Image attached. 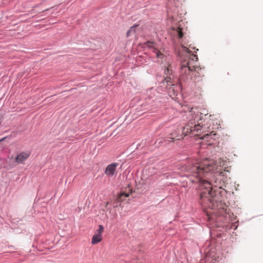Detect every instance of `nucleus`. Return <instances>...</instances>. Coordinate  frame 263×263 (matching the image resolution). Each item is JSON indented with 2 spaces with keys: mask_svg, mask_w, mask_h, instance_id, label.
<instances>
[{
  "mask_svg": "<svg viewBox=\"0 0 263 263\" xmlns=\"http://www.w3.org/2000/svg\"><path fill=\"white\" fill-rule=\"evenodd\" d=\"M118 165V163H112L108 165L105 170V174L109 177L113 176L116 174Z\"/></svg>",
  "mask_w": 263,
  "mask_h": 263,
  "instance_id": "nucleus-8",
  "label": "nucleus"
},
{
  "mask_svg": "<svg viewBox=\"0 0 263 263\" xmlns=\"http://www.w3.org/2000/svg\"><path fill=\"white\" fill-rule=\"evenodd\" d=\"M128 196V194L125 193H122L119 195L117 199V200L118 202H122L125 199V198L127 197Z\"/></svg>",
  "mask_w": 263,
  "mask_h": 263,
  "instance_id": "nucleus-11",
  "label": "nucleus"
},
{
  "mask_svg": "<svg viewBox=\"0 0 263 263\" xmlns=\"http://www.w3.org/2000/svg\"><path fill=\"white\" fill-rule=\"evenodd\" d=\"M145 45L148 48H152L154 50V52L155 53L156 55L158 58L163 59L165 57L161 52L156 48V44L155 43L147 42Z\"/></svg>",
  "mask_w": 263,
  "mask_h": 263,
  "instance_id": "nucleus-9",
  "label": "nucleus"
},
{
  "mask_svg": "<svg viewBox=\"0 0 263 263\" xmlns=\"http://www.w3.org/2000/svg\"><path fill=\"white\" fill-rule=\"evenodd\" d=\"M191 63L190 61H183L180 65V80L183 81H186L189 78L194 81H198L197 78L202 77L203 76V70L199 68L197 65L193 66L190 65Z\"/></svg>",
  "mask_w": 263,
  "mask_h": 263,
  "instance_id": "nucleus-3",
  "label": "nucleus"
},
{
  "mask_svg": "<svg viewBox=\"0 0 263 263\" xmlns=\"http://www.w3.org/2000/svg\"><path fill=\"white\" fill-rule=\"evenodd\" d=\"M6 138H3L0 140V141H3Z\"/></svg>",
  "mask_w": 263,
  "mask_h": 263,
  "instance_id": "nucleus-13",
  "label": "nucleus"
},
{
  "mask_svg": "<svg viewBox=\"0 0 263 263\" xmlns=\"http://www.w3.org/2000/svg\"><path fill=\"white\" fill-rule=\"evenodd\" d=\"M183 51L184 52V54L182 57L181 60V64L183 61H186V62L190 61V63H191L190 65L193 66L194 65H196L198 61V57L196 54L194 53H191V51L190 49L185 46L182 47Z\"/></svg>",
  "mask_w": 263,
  "mask_h": 263,
  "instance_id": "nucleus-4",
  "label": "nucleus"
},
{
  "mask_svg": "<svg viewBox=\"0 0 263 263\" xmlns=\"http://www.w3.org/2000/svg\"><path fill=\"white\" fill-rule=\"evenodd\" d=\"M216 169V166L213 160L205 159L197 162L187 167V176L194 183L199 184L200 193V203L204 208L214 209V197L215 196V190L212 181L209 180V177L211 175V172Z\"/></svg>",
  "mask_w": 263,
  "mask_h": 263,
  "instance_id": "nucleus-1",
  "label": "nucleus"
},
{
  "mask_svg": "<svg viewBox=\"0 0 263 263\" xmlns=\"http://www.w3.org/2000/svg\"><path fill=\"white\" fill-rule=\"evenodd\" d=\"M176 31L178 37L180 39L182 38L183 36V33L182 32V29L180 27H178L177 28Z\"/></svg>",
  "mask_w": 263,
  "mask_h": 263,
  "instance_id": "nucleus-12",
  "label": "nucleus"
},
{
  "mask_svg": "<svg viewBox=\"0 0 263 263\" xmlns=\"http://www.w3.org/2000/svg\"><path fill=\"white\" fill-rule=\"evenodd\" d=\"M187 116L189 122L182 128V135H179L177 133V131L175 130L171 133L169 137L165 138V141L174 142L175 140H179L190 133L198 135L200 133L210 132V134H205L201 138L202 139H207L212 135H216L214 132L211 130L213 128H210L214 116L209 115L208 110L203 109L201 111H199L197 108H192L189 112Z\"/></svg>",
  "mask_w": 263,
  "mask_h": 263,
  "instance_id": "nucleus-2",
  "label": "nucleus"
},
{
  "mask_svg": "<svg viewBox=\"0 0 263 263\" xmlns=\"http://www.w3.org/2000/svg\"><path fill=\"white\" fill-rule=\"evenodd\" d=\"M139 26V25H134L128 30L126 33V37H128L130 35H133V34L135 33L136 31V28Z\"/></svg>",
  "mask_w": 263,
  "mask_h": 263,
  "instance_id": "nucleus-10",
  "label": "nucleus"
},
{
  "mask_svg": "<svg viewBox=\"0 0 263 263\" xmlns=\"http://www.w3.org/2000/svg\"><path fill=\"white\" fill-rule=\"evenodd\" d=\"M30 156L29 152H22L16 156L15 162L17 164L24 163Z\"/></svg>",
  "mask_w": 263,
  "mask_h": 263,
  "instance_id": "nucleus-7",
  "label": "nucleus"
},
{
  "mask_svg": "<svg viewBox=\"0 0 263 263\" xmlns=\"http://www.w3.org/2000/svg\"><path fill=\"white\" fill-rule=\"evenodd\" d=\"M165 74L167 76L163 80L162 84L163 85L166 84V88L167 89L169 88V85H173V80L174 79V76L173 75V70L171 65L169 64L166 69L164 71Z\"/></svg>",
  "mask_w": 263,
  "mask_h": 263,
  "instance_id": "nucleus-5",
  "label": "nucleus"
},
{
  "mask_svg": "<svg viewBox=\"0 0 263 263\" xmlns=\"http://www.w3.org/2000/svg\"><path fill=\"white\" fill-rule=\"evenodd\" d=\"M104 231V227L102 225H99V228L95 232L92 237L91 243L96 245L102 240V233Z\"/></svg>",
  "mask_w": 263,
  "mask_h": 263,
  "instance_id": "nucleus-6",
  "label": "nucleus"
}]
</instances>
